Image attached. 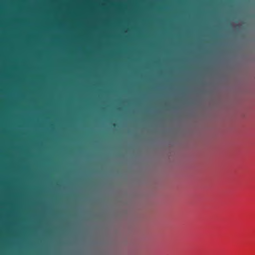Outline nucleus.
<instances>
[{"label": "nucleus", "mask_w": 255, "mask_h": 255, "mask_svg": "<svg viewBox=\"0 0 255 255\" xmlns=\"http://www.w3.org/2000/svg\"><path fill=\"white\" fill-rule=\"evenodd\" d=\"M113 126H114V127H115V126H116V124H114L113 125Z\"/></svg>", "instance_id": "f257e3e1"}]
</instances>
